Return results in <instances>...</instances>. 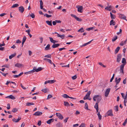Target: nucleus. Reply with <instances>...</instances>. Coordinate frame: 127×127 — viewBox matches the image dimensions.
<instances>
[{"instance_id":"obj_49","label":"nucleus","mask_w":127,"mask_h":127,"mask_svg":"<svg viewBox=\"0 0 127 127\" xmlns=\"http://www.w3.org/2000/svg\"><path fill=\"white\" fill-rule=\"evenodd\" d=\"M49 38L50 39V41L52 43H53V42L54 41V40L53 39V38L51 37H49Z\"/></svg>"},{"instance_id":"obj_12","label":"nucleus","mask_w":127,"mask_h":127,"mask_svg":"<svg viewBox=\"0 0 127 127\" xmlns=\"http://www.w3.org/2000/svg\"><path fill=\"white\" fill-rule=\"evenodd\" d=\"M121 80V78H119L118 79L117 78H116L115 79V82H116V84L117 85H118L119 83L120 82Z\"/></svg>"},{"instance_id":"obj_63","label":"nucleus","mask_w":127,"mask_h":127,"mask_svg":"<svg viewBox=\"0 0 127 127\" xmlns=\"http://www.w3.org/2000/svg\"><path fill=\"white\" fill-rule=\"evenodd\" d=\"M7 109H9L10 108V104L9 103L7 104Z\"/></svg>"},{"instance_id":"obj_51","label":"nucleus","mask_w":127,"mask_h":127,"mask_svg":"<svg viewBox=\"0 0 127 127\" xmlns=\"http://www.w3.org/2000/svg\"><path fill=\"white\" fill-rule=\"evenodd\" d=\"M120 73H121V74H122V75L124 74V69H120Z\"/></svg>"},{"instance_id":"obj_26","label":"nucleus","mask_w":127,"mask_h":127,"mask_svg":"<svg viewBox=\"0 0 127 127\" xmlns=\"http://www.w3.org/2000/svg\"><path fill=\"white\" fill-rule=\"evenodd\" d=\"M115 24V22H114L113 20H112L110 22V25H114Z\"/></svg>"},{"instance_id":"obj_22","label":"nucleus","mask_w":127,"mask_h":127,"mask_svg":"<svg viewBox=\"0 0 127 127\" xmlns=\"http://www.w3.org/2000/svg\"><path fill=\"white\" fill-rule=\"evenodd\" d=\"M33 72H34V71H33V69L31 70V71L25 72L24 73V74H30L32 73Z\"/></svg>"},{"instance_id":"obj_19","label":"nucleus","mask_w":127,"mask_h":127,"mask_svg":"<svg viewBox=\"0 0 127 127\" xmlns=\"http://www.w3.org/2000/svg\"><path fill=\"white\" fill-rule=\"evenodd\" d=\"M54 121V119H51L48 120L47 121V123L48 124H50L51 123L53 122Z\"/></svg>"},{"instance_id":"obj_13","label":"nucleus","mask_w":127,"mask_h":127,"mask_svg":"<svg viewBox=\"0 0 127 127\" xmlns=\"http://www.w3.org/2000/svg\"><path fill=\"white\" fill-rule=\"evenodd\" d=\"M98 103H96L94 106V108L96 109L97 112L98 111Z\"/></svg>"},{"instance_id":"obj_8","label":"nucleus","mask_w":127,"mask_h":127,"mask_svg":"<svg viewBox=\"0 0 127 127\" xmlns=\"http://www.w3.org/2000/svg\"><path fill=\"white\" fill-rule=\"evenodd\" d=\"M25 10L24 7L22 6H21L19 7V11L21 13H23Z\"/></svg>"},{"instance_id":"obj_45","label":"nucleus","mask_w":127,"mask_h":127,"mask_svg":"<svg viewBox=\"0 0 127 127\" xmlns=\"http://www.w3.org/2000/svg\"><path fill=\"white\" fill-rule=\"evenodd\" d=\"M114 110L117 112L118 111V106L117 105L115 107Z\"/></svg>"},{"instance_id":"obj_36","label":"nucleus","mask_w":127,"mask_h":127,"mask_svg":"<svg viewBox=\"0 0 127 127\" xmlns=\"http://www.w3.org/2000/svg\"><path fill=\"white\" fill-rule=\"evenodd\" d=\"M84 32V30L83 28H81L78 31V32Z\"/></svg>"},{"instance_id":"obj_31","label":"nucleus","mask_w":127,"mask_h":127,"mask_svg":"<svg viewBox=\"0 0 127 127\" xmlns=\"http://www.w3.org/2000/svg\"><path fill=\"white\" fill-rule=\"evenodd\" d=\"M91 92L90 91H88L87 93L85 96H86L87 97H88H88H89L90 96V95L91 94Z\"/></svg>"},{"instance_id":"obj_4","label":"nucleus","mask_w":127,"mask_h":127,"mask_svg":"<svg viewBox=\"0 0 127 127\" xmlns=\"http://www.w3.org/2000/svg\"><path fill=\"white\" fill-rule=\"evenodd\" d=\"M110 89L109 88L106 90L104 94V95L106 97L108 96V94L110 92Z\"/></svg>"},{"instance_id":"obj_3","label":"nucleus","mask_w":127,"mask_h":127,"mask_svg":"<svg viewBox=\"0 0 127 127\" xmlns=\"http://www.w3.org/2000/svg\"><path fill=\"white\" fill-rule=\"evenodd\" d=\"M56 115L58 118L61 120H62L63 119V117L61 113H56Z\"/></svg>"},{"instance_id":"obj_48","label":"nucleus","mask_w":127,"mask_h":127,"mask_svg":"<svg viewBox=\"0 0 127 127\" xmlns=\"http://www.w3.org/2000/svg\"><path fill=\"white\" fill-rule=\"evenodd\" d=\"M127 122V119H126L124 122L123 124V125L124 126H125Z\"/></svg>"},{"instance_id":"obj_40","label":"nucleus","mask_w":127,"mask_h":127,"mask_svg":"<svg viewBox=\"0 0 127 127\" xmlns=\"http://www.w3.org/2000/svg\"><path fill=\"white\" fill-rule=\"evenodd\" d=\"M125 65L124 64H122L120 66V69H124Z\"/></svg>"},{"instance_id":"obj_55","label":"nucleus","mask_w":127,"mask_h":127,"mask_svg":"<svg viewBox=\"0 0 127 127\" xmlns=\"http://www.w3.org/2000/svg\"><path fill=\"white\" fill-rule=\"evenodd\" d=\"M77 78V76L76 75H75L74 76H72L71 77L72 79L73 80H75Z\"/></svg>"},{"instance_id":"obj_62","label":"nucleus","mask_w":127,"mask_h":127,"mask_svg":"<svg viewBox=\"0 0 127 127\" xmlns=\"http://www.w3.org/2000/svg\"><path fill=\"white\" fill-rule=\"evenodd\" d=\"M30 16H31L32 18H34L35 17V15L33 13H32L30 15Z\"/></svg>"},{"instance_id":"obj_53","label":"nucleus","mask_w":127,"mask_h":127,"mask_svg":"<svg viewBox=\"0 0 127 127\" xmlns=\"http://www.w3.org/2000/svg\"><path fill=\"white\" fill-rule=\"evenodd\" d=\"M125 44L124 43V42L123 41H121L120 44V45L121 46H123Z\"/></svg>"},{"instance_id":"obj_34","label":"nucleus","mask_w":127,"mask_h":127,"mask_svg":"<svg viewBox=\"0 0 127 127\" xmlns=\"http://www.w3.org/2000/svg\"><path fill=\"white\" fill-rule=\"evenodd\" d=\"M97 115L98 116V119L99 120H101V116L100 115L99 112H98L97 114Z\"/></svg>"},{"instance_id":"obj_23","label":"nucleus","mask_w":127,"mask_h":127,"mask_svg":"<svg viewBox=\"0 0 127 127\" xmlns=\"http://www.w3.org/2000/svg\"><path fill=\"white\" fill-rule=\"evenodd\" d=\"M120 48L119 47H118L116 48L115 51L114 53L115 54H116L118 53L119 51Z\"/></svg>"},{"instance_id":"obj_18","label":"nucleus","mask_w":127,"mask_h":127,"mask_svg":"<svg viewBox=\"0 0 127 127\" xmlns=\"http://www.w3.org/2000/svg\"><path fill=\"white\" fill-rule=\"evenodd\" d=\"M93 40V39H92L91 40V41L88 42L87 43H84V44H83L81 46V47H83V46H85L89 44H90L91 43V42Z\"/></svg>"},{"instance_id":"obj_7","label":"nucleus","mask_w":127,"mask_h":127,"mask_svg":"<svg viewBox=\"0 0 127 127\" xmlns=\"http://www.w3.org/2000/svg\"><path fill=\"white\" fill-rule=\"evenodd\" d=\"M108 115L110 116H113V115L112 113V112L111 110H109L106 113Z\"/></svg>"},{"instance_id":"obj_44","label":"nucleus","mask_w":127,"mask_h":127,"mask_svg":"<svg viewBox=\"0 0 127 127\" xmlns=\"http://www.w3.org/2000/svg\"><path fill=\"white\" fill-rule=\"evenodd\" d=\"M18 110L16 108H14L12 110V111L13 112L15 113Z\"/></svg>"},{"instance_id":"obj_58","label":"nucleus","mask_w":127,"mask_h":127,"mask_svg":"<svg viewBox=\"0 0 127 127\" xmlns=\"http://www.w3.org/2000/svg\"><path fill=\"white\" fill-rule=\"evenodd\" d=\"M26 37L25 36H24L23 38V40H22V41L25 42L26 40Z\"/></svg>"},{"instance_id":"obj_37","label":"nucleus","mask_w":127,"mask_h":127,"mask_svg":"<svg viewBox=\"0 0 127 127\" xmlns=\"http://www.w3.org/2000/svg\"><path fill=\"white\" fill-rule=\"evenodd\" d=\"M19 5L18 4H13L12 6V8H14L16 7H17Z\"/></svg>"},{"instance_id":"obj_24","label":"nucleus","mask_w":127,"mask_h":127,"mask_svg":"<svg viewBox=\"0 0 127 127\" xmlns=\"http://www.w3.org/2000/svg\"><path fill=\"white\" fill-rule=\"evenodd\" d=\"M50 49V45L49 44H47L45 48V50H48Z\"/></svg>"},{"instance_id":"obj_54","label":"nucleus","mask_w":127,"mask_h":127,"mask_svg":"<svg viewBox=\"0 0 127 127\" xmlns=\"http://www.w3.org/2000/svg\"><path fill=\"white\" fill-rule=\"evenodd\" d=\"M99 65L102 66L103 67H106V66L103 64H102L100 62L99 63Z\"/></svg>"},{"instance_id":"obj_16","label":"nucleus","mask_w":127,"mask_h":127,"mask_svg":"<svg viewBox=\"0 0 127 127\" xmlns=\"http://www.w3.org/2000/svg\"><path fill=\"white\" fill-rule=\"evenodd\" d=\"M6 98H9L12 99H15V98L14 96L12 95H10L9 96H7L5 97Z\"/></svg>"},{"instance_id":"obj_60","label":"nucleus","mask_w":127,"mask_h":127,"mask_svg":"<svg viewBox=\"0 0 127 127\" xmlns=\"http://www.w3.org/2000/svg\"><path fill=\"white\" fill-rule=\"evenodd\" d=\"M2 44H1V43H0V47H1L2 46H4L5 45V44L4 43V41H3L2 42Z\"/></svg>"},{"instance_id":"obj_29","label":"nucleus","mask_w":127,"mask_h":127,"mask_svg":"<svg viewBox=\"0 0 127 127\" xmlns=\"http://www.w3.org/2000/svg\"><path fill=\"white\" fill-rule=\"evenodd\" d=\"M56 126L57 127H62V124L60 123H59L56 124Z\"/></svg>"},{"instance_id":"obj_32","label":"nucleus","mask_w":127,"mask_h":127,"mask_svg":"<svg viewBox=\"0 0 127 127\" xmlns=\"http://www.w3.org/2000/svg\"><path fill=\"white\" fill-rule=\"evenodd\" d=\"M48 89H47L46 88V89H42L41 91L43 92L44 93H46L48 91Z\"/></svg>"},{"instance_id":"obj_20","label":"nucleus","mask_w":127,"mask_h":127,"mask_svg":"<svg viewBox=\"0 0 127 127\" xmlns=\"http://www.w3.org/2000/svg\"><path fill=\"white\" fill-rule=\"evenodd\" d=\"M46 23L48 25L50 26H52V21H46Z\"/></svg>"},{"instance_id":"obj_61","label":"nucleus","mask_w":127,"mask_h":127,"mask_svg":"<svg viewBox=\"0 0 127 127\" xmlns=\"http://www.w3.org/2000/svg\"><path fill=\"white\" fill-rule=\"evenodd\" d=\"M21 42V41L19 39L17 40L16 42V43H20Z\"/></svg>"},{"instance_id":"obj_21","label":"nucleus","mask_w":127,"mask_h":127,"mask_svg":"<svg viewBox=\"0 0 127 127\" xmlns=\"http://www.w3.org/2000/svg\"><path fill=\"white\" fill-rule=\"evenodd\" d=\"M43 59L44 61H46L47 62H48L50 64L51 63H52V61L50 59L46 58H44Z\"/></svg>"},{"instance_id":"obj_42","label":"nucleus","mask_w":127,"mask_h":127,"mask_svg":"<svg viewBox=\"0 0 127 127\" xmlns=\"http://www.w3.org/2000/svg\"><path fill=\"white\" fill-rule=\"evenodd\" d=\"M44 16H46L47 18L50 17L52 16V15H48L47 14H45L44 15Z\"/></svg>"},{"instance_id":"obj_35","label":"nucleus","mask_w":127,"mask_h":127,"mask_svg":"<svg viewBox=\"0 0 127 127\" xmlns=\"http://www.w3.org/2000/svg\"><path fill=\"white\" fill-rule=\"evenodd\" d=\"M85 108L87 110H89V109L88 108V106L87 103L86 102L85 103Z\"/></svg>"},{"instance_id":"obj_6","label":"nucleus","mask_w":127,"mask_h":127,"mask_svg":"<svg viewBox=\"0 0 127 127\" xmlns=\"http://www.w3.org/2000/svg\"><path fill=\"white\" fill-rule=\"evenodd\" d=\"M122 57V55L121 54H119L117 56V62H119L121 60Z\"/></svg>"},{"instance_id":"obj_27","label":"nucleus","mask_w":127,"mask_h":127,"mask_svg":"<svg viewBox=\"0 0 127 127\" xmlns=\"http://www.w3.org/2000/svg\"><path fill=\"white\" fill-rule=\"evenodd\" d=\"M48 83L50 84H52L54 83L55 82V81L54 80H48L47 81Z\"/></svg>"},{"instance_id":"obj_15","label":"nucleus","mask_w":127,"mask_h":127,"mask_svg":"<svg viewBox=\"0 0 127 127\" xmlns=\"http://www.w3.org/2000/svg\"><path fill=\"white\" fill-rule=\"evenodd\" d=\"M21 119V118L19 117L18 119H17L14 118L12 119V121L15 122L17 123Z\"/></svg>"},{"instance_id":"obj_64","label":"nucleus","mask_w":127,"mask_h":127,"mask_svg":"<svg viewBox=\"0 0 127 127\" xmlns=\"http://www.w3.org/2000/svg\"><path fill=\"white\" fill-rule=\"evenodd\" d=\"M121 95L122 96V97H123V98H125V94L124 93H121Z\"/></svg>"},{"instance_id":"obj_1","label":"nucleus","mask_w":127,"mask_h":127,"mask_svg":"<svg viewBox=\"0 0 127 127\" xmlns=\"http://www.w3.org/2000/svg\"><path fill=\"white\" fill-rule=\"evenodd\" d=\"M96 99H97V103H98L100 102L101 99V96L99 95H95L93 97V99L94 101H96Z\"/></svg>"},{"instance_id":"obj_39","label":"nucleus","mask_w":127,"mask_h":127,"mask_svg":"<svg viewBox=\"0 0 127 127\" xmlns=\"http://www.w3.org/2000/svg\"><path fill=\"white\" fill-rule=\"evenodd\" d=\"M62 96L64 98H69V96L67 95L66 94H64L62 95Z\"/></svg>"},{"instance_id":"obj_28","label":"nucleus","mask_w":127,"mask_h":127,"mask_svg":"<svg viewBox=\"0 0 127 127\" xmlns=\"http://www.w3.org/2000/svg\"><path fill=\"white\" fill-rule=\"evenodd\" d=\"M111 18L112 19H114L115 18V15L113 14L111 12L110 13Z\"/></svg>"},{"instance_id":"obj_30","label":"nucleus","mask_w":127,"mask_h":127,"mask_svg":"<svg viewBox=\"0 0 127 127\" xmlns=\"http://www.w3.org/2000/svg\"><path fill=\"white\" fill-rule=\"evenodd\" d=\"M64 106H70V105L68 103V102H67L64 101Z\"/></svg>"},{"instance_id":"obj_57","label":"nucleus","mask_w":127,"mask_h":127,"mask_svg":"<svg viewBox=\"0 0 127 127\" xmlns=\"http://www.w3.org/2000/svg\"><path fill=\"white\" fill-rule=\"evenodd\" d=\"M20 86L24 90H25L26 89V88L25 87H24L22 84V83L20 84Z\"/></svg>"},{"instance_id":"obj_59","label":"nucleus","mask_w":127,"mask_h":127,"mask_svg":"<svg viewBox=\"0 0 127 127\" xmlns=\"http://www.w3.org/2000/svg\"><path fill=\"white\" fill-rule=\"evenodd\" d=\"M39 38L40 39V43H42V42L43 40V38L42 37H39Z\"/></svg>"},{"instance_id":"obj_43","label":"nucleus","mask_w":127,"mask_h":127,"mask_svg":"<svg viewBox=\"0 0 127 127\" xmlns=\"http://www.w3.org/2000/svg\"><path fill=\"white\" fill-rule=\"evenodd\" d=\"M79 127H86L85 124V123H82Z\"/></svg>"},{"instance_id":"obj_5","label":"nucleus","mask_w":127,"mask_h":127,"mask_svg":"<svg viewBox=\"0 0 127 127\" xmlns=\"http://www.w3.org/2000/svg\"><path fill=\"white\" fill-rule=\"evenodd\" d=\"M15 66L20 68L23 67L24 65L21 64L17 63L15 65Z\"/></svg>"},{"instance_id":"obj_38","label":"nucleus","mask_w":127,"mask_h":127,"mask_svg":"<svg viewBox=\"0 0 127 127\" xmlns=\"http://www.w3.org/2000/svg\"><path fill=\"white\" fill-rule=\"evenodd\" d=\"M77 21H82V19H81L79 18L77 16L75 18Z\"/></svg>"},{"instance_id":"obj_2","label":"nucleus","mask_w":127,"mask_h":127,"mask_svg":"<svg viewBox=\"0 0 127 127\" xmlns=\"http://www.w3.org/2000/svg\"><path fill=\"white\" fill-rule=\"evenodd\" d=\"M42 69V68L41 67H39L37 69L36 67H34L33 68V71H34V72L35 71L37 72L41 71Z\"/></svg>"},{"instance_id":"obj_14","label":"nucleus","mask_w":127,"mask_h":127,"mask_svg":"<svg viewBox=\"0 0 127 127\" xmlns=\"http://www.w3.org/2000/svg\"><path fill=\"white\" fill-rule=\"evenodd\" d=\"M57 36L61 38L62 39H64L65 37V35L64 34L60 35L59 34H58Z\"/></svg>"},{"instance_id":"obj_33","label":"nucleus","mask_w":127,"mask_h":127,"mask_svg":"<svg viewBox=\"0 0 127 127\" xmlns=\"http://www.w3.org/2000/svg\"><path fill=\"white\" fill-rule=\"evenodd\" d=\"M16 54H12L9 56V59H11L13 58L14 57L15 55Z\"/></svg>"},{"instance_id":"obj_10","label":"nucleus","mask_w":127,"mask_h":127,"mask_svg":"<svg viewBox=\"0 0 127 127\" xmlns=\"http://www.w3.org/2000/svg\"><path fill=\"white\" fill-rule=\"evenodd\" d=\"M119 16L120 18L124 20H126V17L124 15L120 14Z\"/></svg>"},{"instance_id":"obj_50","label":"nucleus","mask_w":127,"mask_h":127,"mask_svg":"<svg viewBox=\"0 0 127 127\" xmlns=\"http://www.w3.org/2000/svg\"><path fill=\"white\" fill-rule=\"evenodd\" d=\"M114 74L113 75L112 77V78H111V79L110 80V82H112L113 80L114 79Z\"/></svg>"},{"instance_id":"obj_41","label":"nucleus","mask_w":127,"mask_h":127,"mask_svg":"<svg viewBox=\"0 0 127 127\" xmlns=\"http://www.w3.org/2000/svg\"><path fill=\"white\" fill-rule=\"evenodd\" d=\"M34 104L33 103L30 102H27L26 103V105L27 106H30L31 105H33Z\"/></svg>"},{"instance_id":"obj_17","label":"nucleus","mask_w":127,"mask_h":127,"mask_svg":"<svg viewBox=\"0 0 127 127\" xmlns=\"http://www.w3.org/2000/svg\"><path fill=\"white\" fill-rule=\"evenodd\" d=\"M60 45L59 44H54L53 45L52 47L53 48H55L58 47Z\"/></svg>"},{"instance_id":"obj_11","label":"nucleus","mask_w":127,"mask_h":127,"mask_svg":"<svg viewBox=\"0 0 127 127\" xmlns=\"http://www.w3.org/2000/svg\"><path fill=\"white\" fill-rule=\"evenodd\" d=\"M77 8H78V11L80 13H82V10L83 9V7L82 6H79V7H76Z\"/></svg>"},{"instance_id":"obj_9","label":"nucleus","mask_w":127,"mask_h":127,"mask_svg":"<svg viewBox=\"0 0 127 127\" xmlns=\"http://www.w3.org/2000/svg\"><path fill=\"white\" fill-rule=\"evenodd\" d=\"M42 114V113L40 111H37L33 115L34 116H39L41 115Z\"/></svg>"},{"instance_id":"obj_47","label":"nucleus","mask_w":127,"mask_h":127,"mask_svg":"<svg viewBox=\"0 0 127 127\" xmlns=\"http://www.w3.org/2000/svg\"><path fill=\"white\" fill-rule=\"evenodd\" d=\"M51 55L50 54H48L47 55H46L44 57H46L47 58H51Z\"/></svg>"},{"instance_id":"obj_25","label":"nucleus","mask_w":127,"mask_h":127,"mask_svg":"<svg viewBox=\"0 0 127 127\" xmlns=\"http://www.w3.org/2000/svg\"><path fill=\"white\" fill-rule=\"evenodd\" d=\"M122 63H123V64H124V65H125L126 64V59L124 58H123L122 59Z\"/></svg>"},{"instance_id":"obj_52","label":"nucleus","mask_w":127,"mask_h":127,"mask_svg":"<svg viewBox=\"0 0 127 127\" xmlns=\"http://www.w3.org/2000/svg\"><path fill=\"white\" fill-rule=\"evenodd\" d=\"M52 97V95H50V94H49L48 95V97H47V99H48Z\"/></svg>"},{"instance_id":"obj_46","label":"nucleus","mask_w":127,"mask_h":127,"mask_svg":"<svg viewBox=\"0 0 127 127\" xmlns=\"http://www.w3.org/2000/svg\"><path fill=\"white\" fill-rule=\"evenodd\" d=\"M117 38V36H115V37H113L112 39V41H115Z\"/></svg>"},{"instance_id":"obj_56","label":"nucleus","mask_w":127,"mask_h":127,"mask_svg":"<svg viewBox=\"0 0 127 127\" xmlns=\"http://www.w3.org/2000/svg\"><path fill=\"white\" fill-rule=\"evenodd\" d=\"M105 9H107L109 11H110L111 10V9H110L108 6L106 7L105 8Z\"/></svg>"}]
</instances>
